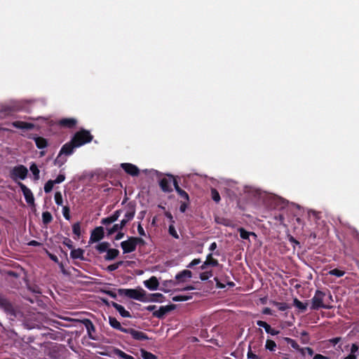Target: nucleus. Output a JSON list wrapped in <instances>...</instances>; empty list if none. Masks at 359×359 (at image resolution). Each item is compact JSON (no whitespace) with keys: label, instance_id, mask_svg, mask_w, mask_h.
<instances>
[{"label":"nucleus","instance_id":"f257e3e1","mask_svg":"<svg viewBox=\"0 0 359 359\" xmlns=\"http://www.w3.org/2000/svg\"><path fill=\"white\" fill-rule=\"evenodd\" d=\"M123 210L121 209L116 210L111 215L101 219L100 223L106 226L107 234L108 236L122 230L119 224H114L111 227H108V226L118 220Z\"/></svg>","mask_w":359,"mask_h":359},{"label":"nucleus","instance_id":"f03ea898","mask_svg":"<svg viewBox=\"0 0 359 359\" xmlns=\"http://www.w3.org/2000/svg\"><path fill=\"white\" fill-rule=\"evenodd\" d=\"M119 295L126 296L133 299L138 300L142 302H148L145 290L140 287L138 289H123L118 290Z\"/></svg>","mask_w":359,"mask_h":359},{"label":"nucleus","instance_id":"7ed1b4c3","mask_svg":"<svg viewBox=\"0 0 359 359\" xmlns=\"http://www.w3.org/2000/svg\"><path fill=\"white\" fill-rule=\"evenodd\" d=\"M93 139V136L90 134V131L86 129H81L75 133L72 137V142H74L78 147L90 142Z\"/></svg>","mask_w":359,"mask_h":359},{"label":"nucleus","instance_id":"20e7f679","mask_svg":"<svg viewBox=\"0 0 359 359\" xmlns=\"http://www.w3.org/2000/svg\"><path fill=\"white\" fill-rule=\"evenodd\" d=\"M325 293L321 290H317L315 292L314 296L311 299V309L318 311L320 309H330L332 306L324 304V298Z\"/></svg>","mask_w":359,"mask_h":359},{"label":"nucleus","instance_id":"39448f33","mask_svg":"<svg viewBox=\"0 0 359 359\" xmlns=\"http://www.w3.org/2000/svg\"><path fill=\"white\" fill-rule=\"evenodd\" d=\"M0 308L2 309L11 318L16 317V311L8 299L0 294Z\"/></svg>","mask_w":359,"mask_h":359},{"label":"nucleus","instance_id":"423d86ee","mask_svg":"<svg viewBox=\"0 0 359 359\" xmlns=\"http://www.w3.org/2000/svg\"><path fill=\"white\" fill-rule=\"evenodd\" d=\"M28 174L27 168L23 165H18L13 168L11 171V178L16 181L18 178L25 180Z\"/></svg>","mask_w":359,"mask_h":359},{"label":"nucleus","instance_id":"0eeeda50","mask_svg":"<svg viewBox=\"0 0 359 359\" xmlns=\"http://www.w3.org/2000/svg\"><path fill=\"white\" fill-rule=\"evenodd\" d=\"M104 236V229L102 226L95 227L90 233L89 243H97L101 241Z\"/></svg>","mask_w":359,"mask_h":359},{"label":"nucleus","instance_id":"6e6552de","mask_svg":"<svg viewBox=\"0 0 359 359\" xmlns=\"http://www.w3.org/2000/svg\"><path fill=\"white\" fill-rule=\"evenodd\" d=\"M81 323L85 326L88 337L93 340H97L98 338L93 334L96 332V329L93 322L90 319L84 318L81 320Z\"/></svg>","mask_w":359,"mask_h":359},{"label":"nucleus","instance_id":"1a4fd4ad","mask_svg":"<svg viewBox=\"0 0 359 359\" xmlns=\"http://www.w3.org/2000/svg\"><path fill=\"white\" fill-rule=\"evenodd\" d=\"M18 185L20 188L26 202L31 205H34V197L32 191L27 187L23 183L18 182Z\"/></svg>","mask_w":359,"mask_h":359},{"label":"nucleus","instance_id":"9d476101","mask_svg":"<svg viewBox=\"0 0 359 359\" xmlns=\"http://www.w3.org/2000/svg\"><path fill=\"white\" fill-rule=\"evenodd\" d=\"M78 121L75 118H63L57 121V125L60 128L72 129L77 125Z\"/></svg>","mask_w":359,"mask_h":359},{"label":"nucleus","instance_id":"9b49d317","mask_svg":"<svg viewBox=\"0 0 359 359\" xmlns=\"http://www.w3.org/2000/svg\"><path fill=\"white\" fill-rule=\"evenodd\" d=\"M175 304H170L167 306H161L158 310L153 312V316L159 319H162L164 316L172 310L175 309Z\"/></svg>","mask_w":359,"mask_h":359},{"label":"nucleus","instance_id":"f8f14e48","mask_svg":"<svg viewBox=\"0 0 359 359\" xmlns=\"http://www.w3.org/2000/svg\"><path fill=\"white\" fill-rule=\"evenodd\" d=\"M121 247L124 254L134 252L136 250V246L133 236L129 237L126 241H122L121 243Z\"/></svg>","mask_w":359,"mask_h":359},{"label":"nucleus","instance_id":"ddd939ff","mask_svg":"<svg viewBox=\"0 0 359 359\" xmlns=\"http://www.w3.org/2000/svg\"><path fill=\"white\" fill-rule=\"evenodd\" d=\"M121 167L128 175L135 177L140 174L139 168L134 164L129 163H123L121 164Z\"/></svg>","mask_w":359,"mask_h":359},{"label":"nucleus","instance_id":"4468645a","mask_svg":"<svg viewBox=\"0 0 359 359\" xmlns=\"http://www.w3.org/2000/svg\"><path fill=\"white\" fill-rule=\"evenodd\" d=\"M78 147L76 146L74 142H72V140L67 143H65L61 148L59 156H62V154H65L66 156L72 155L74 151V149L77 148Z\"/></svg>","mask_w":359,"mask_h":359},{"label":"nucleus","instance_id":"2eb2a0df","mask_svg":"<svg viewBox=\"0 0 359 359\" xmlns=\"http://www.w3.org/2000/svg\"><path fill=\"white\" fill-rule=\"evenodd\" d=\"M171 183H172V178H171L170 175H168V178L163 177L160 180L159 185L163 192L170 193V192L172 191Z\"/></svg>","mask_w":359,"mask_h":359},{"label":"nucleus","instance_id":"dca6fc26","mask_svg":"<svg viewBox=\"0 0 359 359\" xmlns=\"http://www.w3.org/2000/svg\"><path fill=\"white\" fill-rule=\"evenodd\" d=\"M127 334H130L133 339L136 340H147L149 339L148 336L142 331L136 330L133 328H128L127 332H126Z\"/></svg>","mask_w":359,"mask_h":359},{"label":"nucleus","instance_id":"f3484780","mask_svg":"<svg viewBox=\"0 0 359 359\" xmlns=\"http://www.w3.org/2000/svg\"><path fill=\"white\" fill-rule=\"evenodd\" d=\"M28 138L34 140L36 147L39 149H43L48 147V141L44 137H38L36 135H29Z\"/></svg>","mask_w":359,"mask_h":359},{"label":"nucleus","instance_id":"a211bd4d","mask_svg":"<svg viewBox=\"0 0 359 359\" xmlns=\"http://www.w3.org/2000/svg\"><path fill=\"white\" fill-rule=\"evenodd\" d=\"M12 126L15 128L23 130H32L34 128L35 125L32 123L25 122L22 121H15L12 123Z\"/></svg>","mask_w":359,"mask_h":359},{"label":"nucleus","instance_id":"6ab92c4d","mask_svg":"<svg viewBox=\"0 0 359 359\" xmlns=\"http://www.w3.org/2000/svg\"><path fill=\"white\" fill-rule=\"evenodd\" d=\"M257 325L259 327L264 328L266 333L275 336L280 333L279 330L272 328L267 323L263 320H257Z\"/></svg>","mask_w":359,"mask_h":359},{"label":"nucleus","instance_id":"aec40b11","mask_svg":"<svg viewBox=\"0 0 359 359\" xmlns=\"http://www.w3.org/2000/svg\"><path fill=\"white\" fill-rule=\"evenodd\" d=\"M135 215V204L134 202H130L127 205V211L125 213L124 219H126L128 222L132 220Z\"/></svg>","mask_w":359,"mask_h":359},{"label":"nucleus","instance_id":"412c9836","mask_svg":"<svg viewBox=\"0 0 359 359\" xmlns=\"http://www.w3.org/2000/svg\"><path fill=\"white\" fill-rule=\"evenodd\" d=\"M144 285L150 290H157L159 283L156 276H151L148 280L144 281Z\"/></svg>","mask_w":359,"mask_h":359},{"label":"nucleus","instance_id":"4be33fe9","mask_svg":"<svg viewBox=\"0 0 359 359\" xmlns=\"http://www.w3.org/2000/svg\"><path fill=\"white\" fill-rule=\"evenodd\" d=\"M109 323L111 327L126 333L128 328L121 326L120 322L114 317L109 316Z\"/></svg>","mask_w":359,"mask_h":359},{"label":"nucleus","instance_id":"5701e85b","mask_svg":"<svg viewBox=\"0 0 359 359\" xmlns=\"http://www.w3.org/2000/svg\"><path fill=\"white\" fill-rule=\"evenodd\" d=\"M111 305L119 313V314L122 317H123V318H130L131 317L130 312L126 311L122 305L118 304L114 302H111Z\"/></svg>","mask_w":359,"mask_h":359},{"label":"nucleus","instance_id":"b1692460","mask_svg":"<svg viewBox=\"0 0 359 359\" xmlns=\"http://www.w3.org/2000/svg\"><path fill=\"white\" fill-rule=\"evenodd\" d=\"M83 254L84 250L81 248L72 249V251L70 252V257L74 259H79L81 260H85Z\"/></svg>","mask_w":359,"mask_h":359},{"label":"nucleus","instance_id":"393cba45","mask_svg":"<svg viewBox=\"0 0 359 359\" xmlns=\"http://www.w3.org/2000/svg\"><path fill=\"white\" fill-rule=\"evenodd\" d=\"M106 252L107 255L104 256V259L106 261L113 260L119 255V251L117 249L108 248Z\"/></svg>","mask_w":359,"mask_h":359},{"label":"nucleus","instance_id":"a878e982","mask_svg":"<svg viewBox=\"0 0 359 359\" xmlns=\"http://www.w3.org/2000/svg\"><path fill=\"white\" fill-rule=\"evenodd\" d=\"M285 341L291 346L294 349L299 351L302 355H304V349H302L299 345L297 343V341L291 338L286 337L285 339Z\"/></svg>","mask_w":359,"mask_h":359},{"label":"nucleus","instance_id":"bb28decb","mask_svg":"<svg viewBox=\"0 0 359 359\" xmlns=\"http://www.w3.org/2000/svg\"><path fill=\"white\" fill-rule=\"evenodd\" d=\"M192 272L189 270H183L175 276V279L178 281H183L184 278H191Z\"/></svg>","mask_w":359,"mask_h":359},{"label":"nucleus","instance_id":"cd10ccee","mask_svg":"<svg viewBox=\"0 0 359 359\" xmlns=\"http://www.w3.org/2000/svg\"><path fill=\"white\" fill-rule=\"evenodd\" d=\"M205 264L209 265L210 266H217L219 265L218 260L213 258L212 253L207 255Z\"/></svg>","mask_w":359,"mask_h":359},{"label":"nucleus","instance_id":"c85d7f7f","mask_svg":"<svg viewBox=\"0 0 359 359\" xmlns=\"http://www.w3.org/2000/svg\"><path fill=\"white\" fill-rule=\"evenodd\" d=\"M109 246L110 244L108 242L104 241L97 244L95 248L98 251V252L101 254L107 252Z\"/></svg>","mask_w":359,"mask_h":359},{"label":"nucleus","instance_id":"c756f323","mask_svg":"<svg viewBox=\"0 0 359 359\" xmlns=\"http://www.w3.org/2000/svg\"><path fill=\"white\" fill-rule=\"evenodd\" d=\"M53 216L48 211L43 212L42 213V222L44 225H48L53 221Z\"/></svg>","mask_w":359,"mask_h":359},{"label":"nucleus","instance_id":"7c9ffc66","mask_svg":"<svg viewBox=\"0 0 359 359\" xmlns=\"http://www.w3.org/2000/svg\"><path fill=\"white\" fill-rule=\"evenodd\" d=\"M114 353L121 359H135L132 355H128L118 348L114 350Z\"/></svg>","mask_w":359,"mask_h":359},{"label":"nucleus","instance_id":"2f4dec72","mask_svg":"<svg viewBox=\"0 0 359 359\" xmlns=\"http://www.w3.org/2000/svg\"><path fill=\"white\" fill-rule=\"evenodd\" d=\"M294 305L302 311H304L307 309V304L303 303L299 301L297 298H294L293 300Z\"/></svg>","mask_w":359,"mask_h":359},{"label":"nucleus","instance_id":"473e14b6","mask_svg":"<svg viewBox=\"0 0 359 359\" xmlns=\"http://www.w3.org/2000/svg\"><path fill=\"white\" fill-rule=\"evenodd\" d=\"M238 232L240 233V237L242 239H245V240L249 239L250 235H251V234L253 236H256L255 233L249 232L243 228L238 229Z\"/></svg>","mask_w":359,"mask_h":359},{"label":"nucleus","instance_id":"72a5a7b5","mask_svg":"<svg viewBox=\"0 0 359 359\" xmlns=\"http://www.w3.org/2000/svg\"><path fill=\"white\" fill-rule=\"evenodd\" d=\"M141 356L143 359H157V356L144 349L140 350Z\"/></svg>","mask_w":359,"mask_h":359},{"label":"nucleus","instance_id":"f704fd0d","mask_svg":"<svg viewBox=\"0 0 359 359\" xmlns=\"http://www.w3.org/2000/svg\"><path fill=\"white\" fill-rule=\"evenodd\" d=\"M29 170H31V172H32L33 175H34V178L35 180H38L39 179V170L37 167V165H36V163H33L30 167H29Z\"/></svg>","mask_w":359,"mask_h":359},{"label":"nucleus","instance_id":"c9c22d12","mask_svg":"<svg viewBox=\"0 0 359 359\" xmlns=\"http://www.w3.org/2000/svg\"><path fill=\"white\" fill-rule=\"evenodd\" d=\"M177 194L187 202H189V194L183 190L181 187H176Z\"/></svg>","mask_w":359,"mask_h":359},{"label":"nucleus","instance_id":"e433bc0d","mask_svg":"<svg viewBox=\"0 0 359 359\" xmlns=\"http://www.w3.org/2000/svg\"><path fill=\"white\" fill-rule=\"evenodd\" d=\"M192 298L191 295H177L174 296L172 299L173 302H185Z\"/></svg>","mask_w":359,"mask_h":359},{"label":"nucleus","instance_id":"4c0bfd02","mask_svg":"<svg viewBox=\"0 0 359 359\" xmlns=\"http://www.w3.org/2000/svg\"><path fill=\"white\" fill-rule=\"evenodd\" d=\"M54 184H55V182L53 180H50L47 181L46 182V184L44 185V188H43L45 193H46V194L50 193L53 190Z\"/></svg>","mask_w":359,"mask_h":359},{"label":"nucleus","instance_id":"58836bf2","mask_svg":"<svg viewBox=\"0 0 359 359\" xmlns=\"http://www.w3.org/2000/svg\"><path fill=\"white\" fill-rule=\"evenodd\" d=\"M213 276L212 271H207L200 273V279L203 281L208 280Z\"/></svg>","mask_w":359,"mask_h":359},{"label":"nucleus","instance_id":"ea45409f","mask_svg":"<svg viewBox=\"0 0 359 359\" xmlns=\"http://www.w3.org/2000/svg\"><path fill=\"white\" fill-rule=\"evenodd\" d=\"M265 347L266 349H268L271 351H275V348L276 347V344L274 341H273L271 339H267L266 341Z\"/></svg>","mask_w":359,"mask_h":359},{"label":"nucleus","instance_id":"a19ab883","mask_svg":"<svg viewBox=\"0 0 359 359\" xmlns=\"http://www.w3.org/2000/svg\"><path fill=\"white\" fill-rule=\"evenodd\" d=\"M211 196L212 199L216 203H219L221 200L220 195L216 189H211Z\"/></svg>","mask_w":359,"mask_h":359},{"label":"nucleus","instance_id":"79ce46f5","mask_svg":"<svg viewBox=\"0 0 359 359\" xmlns=\"http://www.w3.org/2000/svg\"><path fill=\"white\" fill-rule=\"evenodd\" d=\"M168 233L170 236H172L173 238H176V239H178L179 238V235L174 226V224H170L169 225V228H168Z\"/></svg>","mask_w":359,"mask_h":359},{"label":"nucleus","instance_id":"37998d69","mask_svg":"<svg viewBox=\"0 0 359 359\" xmlns=\"http://www.w3.org/2000/svg\"><path fill=\"white\" fill-rule=\"evenodd\" d=\"M329 274L337 277H342L345 274V271L338 269H334L329 271Z\"/></svg>","mask_w":359,"mask_h":359},{"label":"nucleus","instance_id":"c03bdc74","mask_svg":"<svg viewBox=\"0 0 359 359\" xmlns=\"http://www.w3.org/2000/svg\"><path fill=\"white\" fill-rule=\"evenodd\" d=\"M72 231L74 234L79 237L81 236V225L79 222H76L72 226Z\"/></svg>","mask_w":359,"mask_h":359},{"label":"nucleus","instance_id":"a18cd8bd","mask_svg":"<svg viewBox=\"0 0 359 359\" xmlns=\"http://www.w3.org/2000/svg\"><path fill=\"white\" fill-rule=\"evenodd\" d=\"M54 198H55V203L57 205H62L63 200H62V194L60 191L55 192Z\"/></svg>","mask_w":359,"mask_h":359},{"label":"nucleus","instance_id":"49530a36","mask_svg":"<svg viewBox=\"0 0 359 359\" xmlns=\"http://www.w3.org/2000/svg\"><path fill=\"white\" fill-rule=\"evenodd\" d=\"M151 297L150 299H148V301L151 302H162L161 299L163 298V295L161 293H155L151 294Z\"/></svg>","mask_w":359,"mask_h":359},{"label":"nucleus","instance_id":"de8ad7c7","mask_svg":"<svg viewBox=\"0 0 359 359\" xmlns=\"http://www.w3.org/2000/svg\"><path fill=\"white\" fill-rule=\"evenodd\" d=\"M123 264V261H119L115 264H110L107 266V270L109 271H114L116 270Z\"/></svg>","mask_w":359,"mask_h":359},{"label":"nucleus","instance_id":"09e8293b","mask_svg":"<svg viewBox=\"0 0 359 359\" xmlns=\"http://www.w3.org/2000/svg\"><path fill=\"white\" fill-rule=\"evenodd\" d=\"M301 341L303 344H308L309 341V333L306 331H302L301 332Z\"/></svg>","mask_w":359,"mask_h":359},{"label":"nucleus","instance_id":"8fccbe9b","mask_svg":"<svg viewBox=\"0 0 359 359\" xmlns=\"http://www.w3.org/2000/svg\"><path fill=\"white\" fill-rule=\"evenodd\" d=\"M62 214H63V216L64 217L67 219V220H69L70 219V209L68 206H64L63 208H62Z\"/></svg>","mask_w":359,"mask_h":359},{"label":"nucleus","instance_id":"3c124183","mask_svg":"<svg viewBox=\"0 0 359 359\" xmlns=\"http://www.w3.org/2000/svg\"><path fill=\"white\" fill-rule=\"evenodd\" d=\"M359 347L357 344H352L350 349V355H356V353L358 351Z\"/></svg>","mask_w":359,"mask_h":359},{"label":"nucleus","instance_id":"603ef678","mask_svg":"<svg viewBox=\"0 0 359 359\" xmlns=\"http://www.w3.org/2000/svg\"><path fill=\"white\" fill-rule=\"evenodd\" d=\"M102 292L110 296L113 299H116L117 297L116 292L110 290H102Z\"/></svg>","mask_w":359,"mask_h":359},{"label":"nucleus","instance_id":"864d4df0","mask_svg":"<svg viewBox=\"0 0 359 359\" xmlns=\"http://www.w3.org/2000/svg\"><path fill=\"white\" fill-rule=\"evenodd\" d=\"M65 180V174H59L55 180H54L55 184H60L62 182H64Z\"/></svg>","mask_w":359,"mask_h":359},{"label":"nucleus","instance_id":"5fc2aeb1","mask_svg":"<svg viewBox=\"0 0 359 359\" xmlns=\"http://www.w3.org/2000/svg\"><path fill=\"white\" fill-rule=\"evenodd\" d=\"M201 262V259H194L187 265V267L193 268L194 266L199 264Z\"/></svg>","mask_w":359,"mask_h":359},{"label":"nucleus","instance_id":"6e6d98bb","mask_svg":"<svg viewBox=\"0 0 359 359\" xmlns=\"http://www.w3.org/2000/svg\"><path fill=\"white\" fill-rule=\"evenodd\" d=\"M66 159H62L61 156L58 155L55 160V164L58 165L59 166H62L66 162Z\"/></svg>","mask_w":359,"mask_h":359},{"label":"nucleus","instance_id":"4d7b16f0","mask_svg":"<svg viewBox=\"0 0 359 359\" xmlns=\"http://www.w3.org/2000/svg\"><path fill=\"white\" fill-rule=\"evenodd\" d=\"M63 244L65 245L69 249H73V244L71 239L65 238Z\"/></svg>","mask_w":359,"mask_h":359},{"label":"nucleus","instance_id":"13d9d810","mask_svg":"<svg viewBox=\"0 0 359 359\" xmlns=\"http://www.w3.org/2000/svg\"><path fill=\"white\" fill-rule=\"evenodd\" d=\"M189 202H187L186 201L184 202H182L181 205L180 206V211L181 212H184L188 207Z\"/></svg>","mask_w":359,"mask_h":359},{"label":"nucleus","instance_id":"bf43d9fd","mask_svg":"<svg viewBox=\"0 0 359 359\" xmlns=\"http://www.w3.org/2000/svg\"><path fill=\"white\" fill-rule=\"evenodd\" d=\"M247 357L248 359H260V358L257 355L253 353L250 349L247 353Z\"/></svg>","mask_w":359,"mask_h":359},{"label":"nucleus","instance_id":"052dcab7","mask_svg":"<svg viewBox=\"0 0 359 359\" xmlns=\"http://www.w3.org/2000/svg\"><path fill=\"white\" fill-rule=\"evenodd\" d=\"M133 241L135 242V244L136 247H137V245L138 244H141V245H144V241L142 238L133 237Z\"/></svg>","mask_w":359,"mask_h":359},{"label":"nucleus","instance_id":"680f3d73","mask_svg":"<svg viewBox=\"0 0 359 359\" xmlns=\"http://www.w3.org/2000/svg\"><path fill=\"white\" fill-rule=\"evenodd\" d=\"M164 215L169 219L170 224H175V220L170 212L166 211Z\"/></svg>","mask_w":359,"mask_h":359},{"label":"nucleus","instance_id":"e2e57ef3","mask_svg":"<svg viewBox=\"0 0 359 359\" xmlns=\"http://www.w3.org/2000/svg\"><path fill=\"white\" fill-rule=\"evenodd\" d=\"M341 340V337H334L329 339V342L332 344L333 346H335Z\"/></svg>","mask_w":359,"mask_h":359},{"label":"nucleus","instance_id":"0e129e2a","mask_svg":"<svg viewBox=\"0 0 359 359\" xmlns=\"http://www.w3.org/2000/svg\"><path fill=\"white\" fill-rule=\"evenodd\" d=\"M278 309L281 311H284L288 309V305L286 303H278Z\"/></svg>","mask_w":359,"mask_h":359},{"label":"nucleus","instance_id":"69168bd1","mask_svg":"<svg viewBox=\"0 0 359 359\" xmlns=\"http://www.w3.org/2000/svg\"><path fill=\"white\" fill-rule=\"evenodd\" d=\"M137 231L140 236H144L146 235L145 231L140 223L137 226Z\"/></svg>","mask_w":359,"mask_h":359},{"label":"nucleus","instance_id":"338daca9","mask_svg":"<svg viewBox=\"0 0 359 359\" xmlns=\"http://www.w3.org/2000/svg\"><path fill=\"white\" fill-rule=\"evenodd\" d=\"M288 240L291 243H293L294 245H299L300 244V243L297 240H296L292 236H290L288 237Z\"/></svg>","mask_w":359,"mask_h":359},{"label":"nucleus","instance_id":"774afa93","mask_svg":"<svg viewBox=\"0 0 359 359\" xmlns=\"http://www.w3.org/2000/svg\"><path fill=\"white\" fill-rule=\"evenodd\" d=\"M313 359H329V358L318 353L313 356Z\"/></svg>","mask_w":359,"mask_h":359}]
</instances>
